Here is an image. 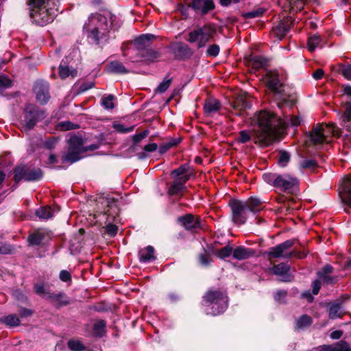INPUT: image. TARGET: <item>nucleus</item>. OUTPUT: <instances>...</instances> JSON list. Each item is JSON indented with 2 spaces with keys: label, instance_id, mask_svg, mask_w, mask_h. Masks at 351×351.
<instances>
[{
  "label": "nucleus",
  "instance_id": "obj_1",
  "mask_svg": "<svg viewBox=\"0 0 351 351\" xmlns=\"http://www.w3.org/2000/svg\"><path fill=\"white\" fill-rule=\"evenodd\" d=\"M276 114L267 111L261 110L251 118V124L256 128L253 129V141L261 147H266L271 144L280 136L279 128L285 125Z\"/></svg>",
  "mask_w": 351,
  "mask_h": 351
},
{
  "label": "nucleus",
  "instance_id": "obj_2",
  "mask_svg": "<svg viewBox=\"0 0 351 351\" xmlns=\"http://www.w3.org/2000/svg\"><path fill=\"white\" fill-rule=\"evenodd\" d=\"M30 16L34 23L44 26L52 22L58 12V0H29Z\"/></svg>",
  "mask_w": 351,
  "mask_h": 351
},
{
  "label": "nucleus",
  "instance_id": "obj_3",
  "mask_svg": "<svg viewBox=\"0 0 351 351\" xmlns=\"http://www.w3.org/2000/svg\"><path fill=\"white\" fill-rule=\"evenodd\" d=\"M109 27L106 16L100 14H92L84 26V31L89 38L99 44L103 40H106Z\"/></svg>",
  "mask_w": 351,
  "mask_h": 351
},
{
  "label": "nucleus",
  "instance_id": "obj_4",
  "mask_svg": "<svg viewBox=\"0 0 351 351\" xmlns=\"http://www.w3.org/2000/svg\"><path fill=\"white\" fill-rule=\"evenodd\" d=\"M98 148V145L95 144L89 146H85L84 139L77 136H72L68 140V150L63 156V162H69L73 163L82 158L86 152L93 151Z\"/></svg>",
  "mask_w": 351,
  "mask_h": 351
},
{
  "label": "nucleus",
  "instance_id": "obj_5",
  "mask_svg": "<svg viewBox=\"0 0 351 351\" xmlns=\"http://www.w3.org/2000/svg\"><path fill=\"white\" fill-rule=\"evenodd\" d=\"M263 179L267 184L283 192L290 193L299 184V181L296 177L288 173H266L263 175Z\"/></svg>",
  "mask_w": 351,
  "mask_h": 351
},
{
  "label": "nucleus",
  "instance_id": "obj_6",
  "mask_svg": "<svg viewBox=\"0 0 351 351\" xmlns=\"http://www.w3.org/2000/svg\"><path fill=\"white\" fill-rule=\"evenodd\" d=\"M339 136L338 130L334 124H317L315 125L309 134V139L315 146L328 144L332 138Z\"/></svg>",
  "mask_w": 351,
  "mask_h": 351
},
{
  "label": "nucleus",
  "instance_id": "obj_7",
  "mask_svg": "<svg viewBox=\"0 0 351 351\" xmlns=\"http://www.w3.org/2000/svg\"><path fill=\"white\" fill-rule=\"evenodd\" d=\"M204 302L206 307L207 314L217 315L223 313L228 307V298L226 293L221 291L209 290L204 296Z\"/></svg>",
  "mask_w": 351,
  "mask_h": 351
},
{
  "label": "nucleus",
  "instance_id": "obj_8",
  "mask_svg": "<svg viewBox=\"0 0 351 351\" xmlns=\"http://www.w3.org/2000/svg\"><path fill=\"white\" fill-rule=\"evenodd\" d=\"M216 33L214 25L208 24L194 29L189 34L188 41L196 43L198 49L204 47L211 40Z\"/></svg>",
  "mask_w": 351,
  "mask_h": 351
},
{
  "label": "nucleus",
  "instance_id": "obj_9",
  "mask_svg": "<svg viewBox=\"0 0 351 351\" xmlns=\"http://www.w3.org/2000/svg\"><path fill=\"white\" fill-rule=\"evenodd\" d=\"M44 117V112L39 110L35 105L26 104L23 110V115L20 120L21 130L23 131L32 130Z\"/></svg>",
  "mask_w": 351,
  "mask_h": 351
},
{
  "label": "nucleus",
  "instance_id": "obj_10",
  "mask_svg": "<svg viewBox=\"0 0 351 351\" xmlns=\"http://www.w3.org/2000/svg\"><path fill=\"white\" fill-rule=\"evenodd\" d=\"M43 176V173L40 169L31 168L23 165L17 167L14 170L15 182H19L21 180L36 181Z\"/></svg>",
  "mask_w": 351,
  "mask_h": 351
},
{
  "label": "nucleus",
  "instance_id": "obj_11",
  "mask_svg": "<svg viewBox=\"0 0 351 351\" xmlns=\"http://www.w3.org/2000/svg\"><path fill=\"white\" fill-rule=\"evenodd\" d=\"M293 245V241L292 240H287L275 247L269 248L267 252L269 258H290L293 253L289 252L288 250Z\"/></svg>",
  "mask_w": 351,
  "mask_h": 351
},
{
  "label": "nucleus",
  "instance_id": "obj_12",
  "mask_svg": "<svg viewBox=\"0 0 351 351\" xmlns=\"http://www.w3.org/2000/svg\"><path fill=\"white\" fill-rule=\"evenodd\" d=\"M232 220L239 225L243 224L246 220V213L247 210L246 205L243 202L234 200L230 203Z\"/></svg>",
  "mask_w": 351,
  "mask_h": 351
},
{
  "label": "nucleus",
  "instance_id": "obj_13",
  "mask_svg": "<svg viewBox=\"0 0 351 351\" xmlns=\"http://www.w3.org/2000/svg\"><path fill=\"white\" fill-rule=\"evenodd\" d=\"M267 86L275 94H280L283 91V85L276 71H269L264 77Z\"/></svg>",
  "mask_w": 351,
  "mask_h": 351
},
{
  "label": "nucleus",
  "instance_id": "obj_14",
  "mask_svg": "<svg viewBox=\"0 0 351 351\" xmlns=\"http://www.w3.org/2000/svg\"><path fill=\"white\" fill-rule=\"evenodd\" d=\"M36 100L41 104L47 103L49 98V84L45 81H37L34 88Z\"/></svg>",
  "mask_w": 351,
  "mask_h": 351
},
{
  "label": "nucleus",
  "instance_id": "obj_15",
  "mask_svg": "<svg viewBox=\"0 0 351 351\" xmlns=\"http://www.w3.org/2000/svg\"><path fill=\"white\" fill-rule=\"evenodd\" d=\"M251 103L245 96H238L232 104V112L237 116H243L245 110L251 108Z\"/></svg>",
  "mask_w": 351,
  "mask_h": 351
},
{
  "label": "nucleus",
  "instance_id": "obj_16",
  "mask_svg": "<svg viewBox=\"0 0 351 351\" xmlns=\"http://www.w3.org/2000/svg\"><path fill=\"white\" fill-rule=\"evenodd\" d=\"M190 6L202 15L206 14L215 8L213 0H192Z\"/></svg>",
  "mask_w": 351,
  "mask_h": 351
},
{
  "label": "nucleus",
  "instance_id": "obj_17",
  "mask_svg": "<svg viewBox=\"0 0 351 351\" xmlns=\"http://www.w3.org/2000/svg\"><path fill=\"white\" fill-rule=\"evenodd\" d=\"M339 195L343 203L351 207V176L346 177L343 180L339 189Z\"/></svg>",
  "mask_w": 351,
  "mask_h": 351
},
{
  "label": "nucleus",
  "instance_id": "obj_18",
  "mask_svg": "<svg viewBox=\"0 0 351 351\" xmlns=\"http://www.w3.org/2000/svg\"><path fill=\"white\" fill-rule=\"evenodd\" d=\"M187 182L186 177H182L180 180H175L170 185L168 194L171 196L181 195L186 189L185 183Z\"/></svg>",
  "mask_w": 351,
  "mask_h": 351
},
{
  "label": "nucleus",
  "instance_id": "obj_19",
  "mask_svg": "<svg viewBox=\"0 0 351 351\" xmlns=\"http://www.w3.org/2000/svg\"><path fill=\"white\" fill-rule=\"evenodd\" d=\"M291 21L289 19L282 21L277 26L273 28L272 34L279 40H282L291 28Z\"/></svg>",
  "mask_w": 351,
  "mask_h": 351
},
{
  "label": "nucleus",
  "instance_id": "obj_20",
  "mask_svg": "<svg viewBox=\"0 0 351 351\" xmlns=\"http://www.w3.org/2000/svg\"><path fill=\"white\" fill-rule=\"evenodd\" d=\"M290 267L288 265L280 263L274 265L272 267V271L274 274L279 276L280 280L284 282H289L291 280V276L289 274Z\"/></svg>",
  "mask_w": 351,
  "mask_h": 351
},
{
  "label": "nucleus",
  "instance_id": "obj_21",
  "mask_svg": "<svg viewBox=\"0 0 351 351\" xmlns=\"http://www.w3.org/2000/svg\"><path fill=\"white\" fill-rule=\"evenodd\" d=\"M254 254V252L250 248L245 247L244 246H237L233 249L232 256L237 260H244L249 258Z\"/></svg>",
  "mask_w": 351,
  "mask_h": 351
},
{
  "label": "nucleus",
  "instance_id": "obj_22",
  "mask_svg": "<svg viewBox=\"0 0 351 351\" xmlns=\"http://www.w3.org/2000/svg\"><path fill=\"white\" fill-rule=\"evenodd\" d=\"M192 175L193 171L189 164L182 165L171 172V176L176 180H180L182 177H186L188 181Z\"/></svg>",
  "mask_w": 351,
  "mask_h": 351
},
{
  "label": "nucleus",
  "instance_id": "obj_23",
  "mask_svg": "<svg viewBox=\"0 0 351 351\" xmlns=\"http://www.w3.org/2000/svg\"><path fill=\"white\" fill-rule=\"evenodd\" d=\"M221 107L219 101L214 98L208 99L204 106V112L207 115H213L215 112H217Z\"/></svg>",
  "mask_w": 351,
  "mask_h": 351
},
{
  "label": "nucleus",
  "instance_id": "obj_24",
  "mask_svg": "<svg viewBox=\"0 0 351 351\" xmlns=\"http://www.w3.org/2000/svg\"><path fill=\"white\" fill-rule=\"evenodd\" d=\"M139 260L142 263H147L154 261L156 257L154 256V249L152 246H147L141 249L138 252Z\"/></svg>",
  "mask_w": 351,
  "mask_h": 351
},
{
  "label": "nucleus",
  "instance_id": "obj_25",
  "mask_svg": "<svg viewBox=\"0 0 351 351\" xmlns=\"http://www.w3.org/2000/svg\"><path fill=\"white\" fill-rule=\"evenodd\" d=\"M180 223L187 230H192L198 226V222L191 214H187L178 218Z\"/></svg>",
  "mask_w": 351,
  "mask_h": 351
},
{
  "label": "nucleus",
  "instance_id": "obj_26",
  "mask_svg": "<svg viewBox=\"0 0 351 351\" xmlns=\"http://www.w3.org/2000/svg\"><path fill=\"white\" fill-rule=\"evenodd\" d=\"M155 36L152 34H144L134 40V45L138 49H146L149 46V43L152 39L154 38Z\"/></svg>",
  "mask_w": 351,
  "mask_h": 351
},
{
  "label": "nucleus",
  "instance_id": "obj_27",
  "mask_svg": "<svg viewBox=\"0 0 351 351\" xmlns=\"http://www.w3.org/2000/svg\"><path fill=\"white\" fill-rule=\"evenodd\" d=\"M107 71L112 73L123 74L128 71L125 67L119 61H112L107 65Z\"/></svg>",
  "mask_w": 351,
  "mask_h": 351
},
{
  "label": "nucleus",
  "instance_id": "obj_28",
  "mask_svg": "<svg viewBox=\"0 0 351 351\" xmlns=\"http://www.w3.org/2000/svg\"><path fill=\"white\" fill-rule=\"evenodd\" d=\"M58 73L61 79H65L69 76L74 77L77 75V71L73 68H70L67 65L60 64L59 66Z\"/></svg>",
  "mask_w": 351,
  "mask_h": 351
},
{
  "label": "nucleus",
  "instance_id": "obj_29",
  "mask_svg": "<svg viewBox=\"0 0 351 351\" xmlns=\"http://www.w3.org/2000/svg\"><path fill=\"white\" fill-rule=\"evenodd\" d=\"M46 234L45 230H38L29 237L28 241L31 245H38L43 242Z\"/></svg>",
  "mask_w": 351,
  "mask_h": 351
},
{
  "label": "nucleus",
  "instance_id": "obj_30",
  "mask_svg": "<svg viewBox=\"0 0 351 351\" xmlns=\"http://www.w3.org/2000/svg\"><path fill=\"white\" fill-rule=\"evenodd\" d=\"M343 127L351 132V102L347 104L346 108L342 117Z\"/></svg>",
  "mask_w": 351,
  "mask_h": 351
},
{
  "label": "nucleus",
  "instance_id": "obj_31",
  "mask_svg": "<svg viewBox=\"0 0 351 351\" xmlns=\"http://www.w3.org/2000/svg\"><path fill=\"white\" fill-rule=\"evenodd\" d=\"M47 300H51L53 302H56L57 306L66 305L69 302L65 297V295L62 293H50L48 295Z\"/></svg>",
  "mask_w": 351,
  "mask_h": 351
},
{
  "label": "nucleus",
  "instance_id": "obj_32",
  "mask_svg": "<svg viewBox=\"0 0 351 351\" xmlns=\"http://www.w3.org/2000/svg\"><path fill=\"white\" fill-rule=\"evenodd\" d=\"M322 46V38L319 36L314 34L311 36L307 42V48L309 51H313L316 48Z\"/></svg>",
  "mask_w": 351,
  "mask_h": 351
},
{
  "label": "nucleus",
  "instance_id": "obj_33",
  "mask_svg": "<svg viewBox=\"0 0 351 351\" xmlns=\"http://www.w3.org/2000/svg\"><path fill=\"white\" fill-rule=\"evenodd\" d=\"M36 215L40 219H48L53 217V212L50 206H44L36 211Z\"/></svg>",
  "mask_w": 351,
  "mask_h": 351
},
{
  "label": "nucleus",
  "instance_id": "obj_34",
  "mask_svg": "<svg viewBox=\"0 0 351 351\" xmlns=\"http://www.w3.org/2000/svg\"><path fill=\"white\" fill-rule=\"evenodd\" d=\"M159 53L151 49H146L142 53V57L147 63L152 62L159 58Z\"/></svg>",
  "mask_w": 351,
  "mask_h": 351
},
{
  "label": "nucleus",
  "instance_id": "obj_35",
  "mask_svg": "<svg viewBox=\"0 0 351 351\" xmlns=\"http://www.w3.org/2000/svg\"><path fill=\"white\" fill-rule=\"evenodd\" d=\"M243 203L246 205L247 210H250L252 212H257L259 210V206L261 204V200L255 197H252L247 201L243 202Z\"/></svg>",
  "mask_w": 351,
  "mask_h": 351
},
{
  "label": "nucleus",
  "instance_id": "obj_36",
  "mask_svg": "<svg viewBox=\"0 0 351 351\" xmlns=\"http://www.w3.org/2000/svg\"><path fill=\"white\" fill-rule=\"evenodd\" d=\"M282 121H285V125L279 128L280 135L282 134V131L288 126H298L300 123V119L298 117H287L286 119H282Z\"/></svg>",
  "mask_w": 351,
  "mask_h": 351
},
{
  "label": "nucleus",
  "instance_id": "obj_37",
  "mask_svg": "<svg viewBox=\"0 0 351 351\" xmlns=\"http://www.w3.org/2000/svg\"><path fill=\"white\" fill-rule=\"evenodd\" d=\"M249 64L253 69H259L266 65V61L261 56H255L250 58Z\"/></svg>",
  "mask_w": 351,
  "mask_h": 351
},
{
  "label": "nucleus",
  "instance_id": "obj_38",
  "mask_svg": "<svg viewBox=\"0 0 351 351\" xmlns=\"http://www.w3.org/2000/svg\"><path fill=\"white\" fill-rule=\"evenodd\" d=\"M104 202L107 204V208H106L104 211L106 215L111 216L114 214H117L119 208L117 207V203L114 201L110 202L109 200L106 199Z\"/></svg>",
  "mask_w": 351,
  "mask_h": 351
},
{
  "label": "nucleus",
  "instance_id": "obj_39",
  "mask_svg": "<svg viewBox=\"0 0 351 351\" xmlns=\"http://www.w3.org/2000/svg\"><path fill=\"white\" fill-rule=\"evenodd\" d=\"M343 313L339 304H335L332 305L329 309V317L330 319H336L341 317Z\"/></svg>",
  "mask_w": 351,
  "mask_h": 351
},
{
  "label": "nucleus",
  "instance_id": "obj_40",
  "mask_svg": "<svg viewBox=\"0 0 351 351\" xmlns=\"http://www.w3.org/2000/svg\"><path fill=\"white\" fill-rule=\"evenodd\" d=\"M312 319L308 315H302L296 321V328L298 329L304 328L311 325Z\"/></svg>",
  "mask_w": 351,
  "mask_h": 351
},
{
  "label": "nucleus",
  "instance_id": "obj_41",
  "mask_svg": "<svg viewBox=\"0 0 351 351\" xmlns=\"http://www.w3.org/2000/svg\"><path fill=\"white\" fill-rule=\"evenodd\" d=\"M2 322L10 326H16L20 324L19 318L14 314H11L4 317Z\"/></svg>",
  "mask_w": 351,
  "mask_h": 351
},
{
  "label": "nucleus",
  "instance_id": "obj_42",
  "mask_svg": "<svg viewBox=\"0 0 351 351\" xmlns=\"http://www.w3.org/2000/svg\"><path fill=\"white\" fill-rule=\"evenodd\" d=\"M68 347L72 351H83L85 350L82 343L76 339H71L68 341Z\"/></svg>",
  "mask_w": 351,
  "mask_h": 351
},
{
  "label": "nucleus",
  "instance_id": "obj_43",
  "mask_svg": "<svg viewBox=\"0 0 351 351\" xmlns=\"http://www.w3.org/2000/svg\"><path fill=\"white\" fill-rule=\"evenodd\" d=\"M106 328V323L104 320H98L97 321L93 326V330L95 334L97 336L101 337L104 332Z\"/></svg>",
  "mask_w": 351,
  "mask_h": 351
},
{
  "label": "nucleus",
  "instance_id": "obj_44",
  "mask_svg": "<svg viewBox=\"0 0 351 351\" xmlns=\"http://www.w3.org/2000/svg\"><path fill=\"white\" fill-rule=\"evenodd\" d=\"M34 291L36 294L46 299L48 298V295L51 293L47 288L43 284H36L34 285Z\"/></svg>",
  "mask_w": 351,
  "mask_h": 351
},
{
  "label": "nucleus",
  "instance_id": "obj_45",
  "mask_svg": "<svg viewBox=\"0 0 351 351\" xmlns=\"http://www.w3.org/2000/svg\"><path fill=\"white\" fill-rule=\"evenodd\" d=\"M114 97L112 95H109L107 97H104L101 99V104L106 109H112L114 107Z\"/></svg>",
  "mask_w": 351,
  "mask_h": 351
},
{
  "label": "nucleus",
  "instance_id": "obj_46",
  "mask_svg": "<svg viewBox=\"0 0 351 351\" xmlns=\"http://www.w3.org/2000/svg\"><path fill=\"white\" fill-rule=\"evenodd\" d=\"M233 253V248L230 245H226L217 251V255L220 258H225Z\"/></svg>",
  "mask_w": 351,
  "mask_h": 351
},
{
  "label": "nucleus",
  "instance_id": "obj_47",
  "mask_svg": "<svg viewBox=\"0 0 351 351\" xmlns=\"http://www.w3.org/2000/svg\"><path fill=\"white\" fill-rule=\"evenodd\" d=\"M318 279L326 284H333L337 281L336 278L329 276V274H324L323 272H317Z\"/></svg>",
  "mask_w": 351,
  "mask_h": 351
},
{
  "label": "nucleus",
  "instance_id": "obj_48",
  "mask_svg": "<svg viewBox=\"0 0 351 351\" xmlns=\"http://www.w3.org/2000/svg\"><path fill=\"white\" fill-rule=\"evenodd\" d=\"M265 9H263L262 8H257L251 12H248L243 14V16L245 19L256 18V17H258V16H261V15H263V13L265 12Z\"/></svg>",
  "mask_w": 351,
  "mask_h": 351
},
{
  "label": "nucleus",
  "instance_id": "obj_49",
  "mask_svg": "<svg viewBox=\"0 0 351 351\" xmlns=\"http://www.w3.org/2000/svg\"><path fill=\"white\" fill-rule=\"evenodd\" d=\"M252 137L253 138V134L251 135L250 132L247 130H242L239 132L237 141L241 143H245L248 142Z\"/></svg>",
  "mask_w": 351,
  "mask_h": 351
},
{
  "label": "nucleus",
  "instance_id": "obj_50",
  "mask_svg": "<svg viewBox=\"0 0 351 351\" xmlns=\"http://www.w3.org/2000/svg\"><path fill=\"white\" fill-rule=\"evenodd\" d=\"M220 51L219 46L216 44L210 45L206 50V56L210 57H216Z\"/></svg>",
  "mask_w": 351,
  "mask_h": 351
},
{
  "label": "nucleus",
  "instance_id": "obj_51",
  "mask_svg": "<svg viewBox=\"0 0 351 351\" xmlns=\"http://www.w3.org/2000/svg\"><path fill=\"white\" fill-rule=\"evenodd\" d=\"M290 155L285 151H281L279 153L278 163L282 166L285 167L287 163L289 161Z\"/></svg>",
  "mask_w": 351,
  "mask_h": 351
},
{
  "label": "nucleus",
  "instance_id": "obj_52",
  "mask_svg": "<svg viewBox=\"0 0 351 351\" xmlns=\"http://www.w3.org/2000/svg\"><path fill=\"white\" fill-rule=\"evenodd\" d=\"M58 127L60 130L66 131L77 128H78V125L71 123V121H62L58 124Z\"/></svg>",
  "mask_w": 351,
  "mask_h": 351
},
{
  "label": "nucleus",
  "instance_id": "obj_53",
  "mask_svg": "<svg viewBox=\"0 0 351 351\" xmlns=\"http://www.w3.org/2000/svg\"><path fill=\"white\" fill-rule=\"evenodd\" d=\"M171 83V79L165 78L157 87L156 92H158L160 93L165 92L169 87Z\"/></svg>",
  "mask_w": 351,
  "mask_h": 351
},
{
  "label": "nucleus",
  "instance_id": "obj_54",
  "mask_svg": "<svg viewBox=\"0 0 351 351\" xmlns=\"http://www.w3.org/2000/svg\"><path fill=\"white\" fill-rule=\"evenodd\" d=\"M149 134L148 130H144L142 132L135 134L132 136V140L134 144H137L141 142L143 139L147 137Z\"/></svg>",
  "mask_w": 351,
  "mask_h": 351
},
{
  "label": "nucleus",
  "instance_id": "obj_55",
  "mask_svg": "<svg viewBox=\"0 0 351 351\" xmlns=\"http://www.w3.org/2000/svg\"><path fill=\"white\" fill-rule=\"evenodd\" d=\"M340 71L345 78L351 80V64L343 66Z\"/></svg>",
  "mask_w": 351,
  "mask_h": 351
},
{
  "label": "nucleus",
  "instance_id": "obj_56",
  "mask_svg": "<svg viewBox=\"0 0 351 351\" xmlns=\"http://www.w3.org/2000/svg\"><path fill=\"white\" fill-rule=\"evenodd\" d=\"M177 144L176 142H169L167 143L162 144L159 147V152L162 154L167 152L170 148Z\"/></svg>",
  "mask_w": 351,
  "mask_h": 351
},
{
  "label": "nucleus",
  "instance_id": "obj_57",
  "mask_svg": "<svg viewBox=\"0 0 351 351\" xmlns=\"http://www.w3.org/2000/svg\"><path fill=\"white\" fill-rule=\"evenodd\" d=\"M114 128L121 133H128L133 130L134 127L126 128L122 124H115Z\"/></svg>",
  "mask_w": 351,
  "mask_h": 351
},
{
  "label": "nucleus",
  "instance_id": "obj_58",
  "mask_svg": "<svg viewBox=\"0 0 351 351\" xmlns=\"http://www.w3.org/2000/svg\"><path fill=\"white\" fill-rule=\"evenodd\" d=\"M12 82L8 77L1 75L0 76V91L4 88L10 86Z\"/></svg>",
  "mask_w": 351,
  "mask_h": 351
},
{
  "label": "nucleus",
  "instance_id": "obj_59",
  "mask_svg": "<svg viewBox=\"0 0 351 351\" xmlns=\"http://www.w3.org/2000/svg\"><path fill=\"white\" fill-rule=\"evenodd\" d=\"M118 231V228L116 225L109 223L106 226V232L111 236H114Z\"/></svg>",
  "mask_w": 351,
  "mask_h": 351
},
{
  "label": "nucleus",
  "instance_id": "obj_60",
  "mask_svg": "<svg viewBox=\"0 0 351 351\" xmlns=\"http://www.w3.org/2000/svg\"><path fill=\"white\" fill-rule=\"evenodd\" d=\"M71 276L66 270H62L60 273V279L63 282H68L71 280Z\"/></svg>",
  "mask_w": 351,
  "mask_h": 351
},
{
  "label": "nucleus",
  "instance_id": "obj_61",
  "mask_svg": "<svg viewBox=\"0 0 351 351\" xmlns=\"http://www.w3.org/2000/svg\"><path fill=\"white\" fill-rule=\"evenodd\" d=\"M158 145L155 143H149L144 146L143 150L146 152H153L157 150Z\"/></svg>",
  "mask_w": 351,
  "mask_h": 351
},
{
  "label": "nucleus",
  "instance_id": "obj_62",
  "mask_svg": "<svg viewBox=\"0 0 351 351\" xmlns=\"http://www.w3.org/2000/svg\"><path fill=\"white\" fill-rule=\"evenodd\" d=\"M316 165L315 160H304L301 163V167L302 168H311L315 167Z\"/></svg>",
  "mask_w": 351,
  "mask_h": 351
},
{
  "label": "nucleus",
  "instance_id": "obj_63",
  "mask_svg": "<svg viewBox=\"0 0 351 351\" xmlns=\"http://www.w3.org/2000/svg\"><path fill=\"white\" fill-rule=\"evenodd\" d=\"M313 293L317 295L321 288V281L317 279L313 282Z\"/></svg>",
  "mask_w": 351,
  "mask_h": 351
},
{
  "label": "nucleus",
  "instance_id": "obj_64",
  "mask_svg": "<svg viewBox=\"0 0 351 351\" xmlns=\"http://www.w3.org/2000/svg\"><path fill=\"white\" fill-rule=\"evenodd\" d=\"M199 262L202 265H208L211 262V258L206 256V254H200L199 255Z\"/></svg>",
  "mask_w": 351,
  "mask_h": 351
}]
</instances>
